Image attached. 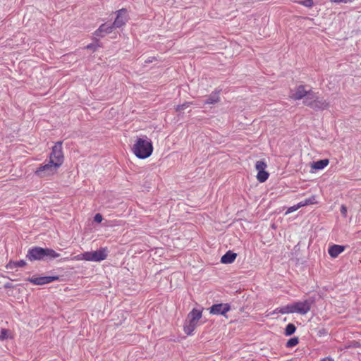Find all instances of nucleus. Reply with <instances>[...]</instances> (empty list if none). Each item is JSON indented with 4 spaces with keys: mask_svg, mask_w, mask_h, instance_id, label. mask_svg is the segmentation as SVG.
Segmentation results:
<instances>
[{
    "mask_svg": "<svg viewBox=\"0 0 361 361\" xmlns=\"http://www.w3.org/2000/svg\"><path fill=\"white\" fill-rule=\"evenodd\" d=\"M132 150L139 159L149 157L153 151L152 142L147 137H138L133 146Z\"/></svg>",
    "mask_w": 361,
    "mask_h": 361,
    "instance_id": "nucleus-1",
    "label": "nucleus"
},
{
    "mask_svg": "<svg viewBox=\"0 0 361 361\" xmlns=\"http://www.w3.org/2000/svg\"><path fill=\"white\" fill-rule=\"evenodd\" d=\"M60 255L52 249L35 247L30 249L26 257L30 260H45L59 257Z\"/></svg>",
    "mask_w": 361,
    "mask_h": 361,
    "instance_id": "nucleus-2",
    "label": "nucleus"
},
{
    "mask_svg": "<svg viewBox=\"0 0 361 361\" xmlns=\"http://www.w3.org/2000/svg\"><path fill=\"white\" fill-rule=\"evenodd\" d=\"M106 257L107 249L104 247L93 252H85L84 253L75 256L74 258L76 260L100 262L102 260L105 259Z\"/></svg>",
    "mask_w": 361,
    "mask_h": 361,
    "instance_id": "nucleus-3",
    "label": "nucleus"
},
{
    "mask_svg": "<svg viewBox=\"0 0 361 361\" xmlns=\"http://www.w3.org/2000/svg\"><path fill=\"white\" fill-rule=\"evenodd\" d=\"M311 97L307 98L306 101H303V104L315 111H322L328 109L329 106V102L322 97H319L314 92L313 94H310Z\"/></svg>",
    "mask_w": 361,
    "mask_h": 361,
    "instance_id": "nucleus-4",
    "label": "nucleus"
},
{
    "mask_svg": "<svg viewBox=\"0 0 361 361\" xmlns=\"http://www.w3.org/2000/svg\"><path fill=\"white\" fill-rule=\"evenodd\" d=\"M63 153L62 151V142L59 141L52 147V151L49 155L50 163L58 164L60 167L63 162Z\"/></svg>",
    "mask_w": 361,
    "mask_h": 361,
    "instance_id": "nucleus-5",
    "label": "nucleus"
},
{
    "mask_svg": "<svg viewBox=\"0 0 361 361\" xmlns=\"http://www.w3.org/2000/svg\"><path fill=\"white\" fill-rule=\"evenodd\" d=\"M314 92L311 88L307 89L306 86L300 85L295 89L290 97L294 100L304 99L303 101H306L309 97H311L310 94H313Z\"/></svg>",
    "mask_w": 361,
    "mask_h": 361,
    "instance_id": "nucleus-6",
    "label": "nucleus"
},
{
    "mask_svg": "<svg viewBox=\"0 0 361 361\" xmlns=\"http://www.w3.org/2000/svg\"><path fill=\"white\" fill-rule=\"evenodd\" d=\"M59 168L58 164L50 163L49 161L48 164L39 166L35 171V174L40 178L51 176L56 172Z\"/></svg>",
    "mask_w": 361,
    "mask_h": 361,
    "instance_id": "nucleus-7",
    "label": "nucleus"
},
{
    "mask_svg": "<svg viewBox=\"0 0 361 361\" xmlns=\"http://www.w3.org/2000/svg\"><path fill=\"white\" fill-rule=\"evenodd\" d=\"M314 302V299L309 298L304 301L293 302L295 313H298L302 315L306 314L310 310L311 306Z\"/></svg>",
    "mask_w": 361,
    "mask_h": 361,
    "instance_id": "nucleus-8",
    "label": "nucleus"
},
{
    "mask_svg": "<svg viewBox=\"0 0 361 361\" xmlns=\"http://www.w3.org/2000/svg\"><path fill=\"white\" fill-rule=\"evenodd\" d=\"M59 277L55 276H42V277H31L27 279L28 281L35 285H44L51 283L54 281L59 280Z\"/></svg>",
    "mask_w": 361,
    "mask_h": 361,
    "instance_id": "nucleus-9",
    "label": "nucleus"
},
{
    "mask_svg": "<svg viewBox=\"0 0 361 361\" xmlns=\"http://www.w3.org/2000/svg\"><path fill=\"white\" fill-rule=\"evenodd\" d=\"M230 310L231 307L227 303L215 304L210 307V313L213 314L225 315Z\"/></svg>",
    "mask_w": 361,
    "mask_h": 361,
    "instance_id": "nucleus-10",
    "label": "nucleus"
},
{
    "mask_svg": "<svg viewBox=\"0 0 361 361\" xmlns=\"http://www.w3.org/2000/svg\"><path fill=\"white\" fill-rule=\"evenodd\" d=\"M126 10L124 8H122L118 11L117 17L115 19L113 26L114 27H121L123 25H125L127 19L126 16H123V14H126Z\"/></svg>",
    "mask_w": 361,
    "mask_h": 361,
    "instance_id": "nucleus-11",
    "label": "nucleus"
},
{
    "mask_svg": "<svg viewBox=\"0 0 361 361\" xmlns=\"http://www.w3.org/2000/svg\"><path fill=\"white\" fill-rule=\"evenodd\" d=\"M345 250V247L340 245H334L329 248V254L331 257L335 258L338 256L339 254L343 252Z\"/></svg>",
    "mask_w": 361,
    "mask_h": 361,
    "instance_id": "nucleus-12",
    "label": "nucleus"
},
{
    "mask_svg": "<svg viewBox=\"0 0 361 361\" xmlns=\"http://www.w3.org/2000/svg\"><path fill=\"white\" fill-rule=\"evenodd\" d=\"M197 324V322L193 321L192 319H188L184 326V331L187 335H191L193 331L195 329Z\"/></svg>",
    "mask_w": 361,
    "mask_h": 361,
    "instance_id": "nucleus-13",
    "label": "nucleus"
},
{
    "mask_svg": "<svg viewBox=\"0 0 361 361\" xmlns=\"http://www.w3.org/2000/svg\"><path fill=\"white\" fill-rule=\"evenodd\" d=\"M237 255L231 251H228L221 257V262L224 264L232 263L236 258Z\"/></svg>",
    "mask_w": 361,
    "mask_h": 361,
    "instance_id": "nucleus-14",
    "label": "nucleus"
},
{
    "mask_svg": "<svg viewBox=\"0 0 361 361\" xmlns=\"http://www.w3.org/2000/svg\"><path fill=\"white\" fill-rule=\"evenodd\" d=\"M275 312L281 314L295 313L293 303L276 308Z\"/></svg>",
    "mask_w": 361,
    "mask_h": 361,
    "instance_id": "nucleus-15",
    "label": "nucleus"
},
{
    "mask_svg": "<svg viewBox=\"0 0 361 361\" xmlns=\"http://www.w3.org/2000/svg\"><path fill=\"white\" fill-rule=\"evenodd\" d=\"M114 27L112 25H107L106 24H102L100 27L95 31L94 35L97 36H102L101 33H111Z\"/></svg>",
    "mask_w": 361,
    "mask_h": 361,
    "instance_id": "nucleus-16",
    "label": "nucleus"
},
{
    "mask_svg": "<svg viewBox=\"0 0 361 361\" xmlns=\"http://www.w3.org/2000/svg\"><path fill=\"white\" fill-rule=\"evenodd\" d=\"M329 159H321L313 162L311 165V167L316 170H321L326 167L329 164Z\"/></svg>",
    "mask_w": 361,
    "mask_h": 361,
    "instance_id": "nucleus-17",
    "label": "nucleus"
},
{
    "mask_svg": "<svg viewBox=\"0 0 361 361\" xmlns=\"http://www.w3.org/2000/svg\"><path fill=\"white\" fill-rule=\"evenodd\" d=\"M219 100H220L219 92L214 91L208 97V99L205 101V104H216V103L219 102Z\"/></svg>",
    "mask_w": 361,
    "mask_h": 361,
    "instance_id": "nucleus-18",
    "label": "nucleus"
},
{
    "mask_svg": "<svg viewBox=\"0 0 361 361\" xmlns=\"http://www.w3.org/2000/svg\"><path fill=\"white\" fill-rule=\"evenodd\" d=\"M26 265V262L24 260H20L18 262L10 261L6 266L7 269H13L16 267H23Z\"/></svg>",
    "mask_w": 361,
    "mask_h": 361,
    "instance_id": "nucleus-19",
    "label": "nucleus"
},
{
    "mask_svg": "<svg viewBox=\"0 0 361 361\" xmlns=\"http://www.w3.org/2000/svg\"><path fill=\"white\" fill-rule=\"evenodd\" d=\"M202 317V312L195 309H193L188 315V319H192L193 321H198Z\"/></svg>",
    "mask_w": 361,
    "mask_h": 361,
    "instance_id": "nucleus-20",
    "label": "nucleus"
},
{
    "mask_svg": "<svg viewBox=\"0 0 361 361\" xmlns=\"http://www.w3.org/2000/svg\"><path fill=\"white\" fill-rule=\"evenodd\" d=\"M269 178V173L266 171H259L257 175V178L260 183L265 182Z\"/></svg>",
    "mask_w": 361,
    "mask_h": 361,
    "instance_id": "nucleus-21",
    "label": "nucleus"
},
{
    "mask_svg": "<svg viewBox=\"0 0 361 361\" xmlns=\"http://www.w3.org/2000/svg\"><path fill=\"white\" fill-rule=\"evenodd\" d=\"M296 328L293 324H288L285 329V335L290 336L295 333Z\"/></svg>",
    "mask_w": 361,
    "mask_h": 361,
    "instance_id": "nucleus-22",
    "label": "nucleus"
},
{
    "mask_svg": "<svg viewBox=\"0 0 361 361\" xmlns=\"http://www.w3.org/2000/svg\"><path fill=\"white\" fill-rule=\"evenodd\" d=\"M295 2L307 8H312L314 6L313 0L295 1Z\"/></svg>",
    "mask_w": 361,
    "mask_h": 361,
    "instance_id": "nucleus-23",
    "label": "nucleus"
},
{
    "mask_svg": "<svg viewBox=\"0 0 361 361\" xmlns=\"http://www.w3.org/2000/svg\"><path fill=\"white\" fill-rule=\"evenodd\" d=\"M255 168L258 171V172L263 171H265V169L267 168V164L263 161H257L255 164Z\"/></svg>",
    "mask_w": 361,
    "mask_h": 361,
    "instance_id": "nucleus-24",
    "label": "nucleus"
},
{
    "mask_svg": "<svg viewBox=\"0 0 361 361\" xmlns=\"http://www.w3.org/2000/svg\"><path fill=\"white\" fill-rule=\"evenodd\" d=\"M299 340L297 337L290 338L286 343L287 348H292L298 345Z\"/></svg>",
    "mask_w": 361,
    "mask_h": 361,
    "instance_id": "nucleus-25",
    "label": "nucleus"
},
{
    "mask_svg": "<svg viewBox=\"0 0 361 361\" xmlns=\"http://www.w3.org/2000/svg\"><path fill=\"white\" fill-rule=\"evenodd\" d=\"M315 202H316L315 197L314 196H312L309 199H306L305 200L300 202V206H301V207H302L303 206L314 204Z\"/></svg>",
    "mask_w": 361,
    "mask_h": 361,
    "instance_id": "nucleus-26",
    "label": "nucleus"
},
{
    "mask_svg": "<svg viewBox=\"0 0 361 361\" xmlns=\"http://www.w3.org/2000/svg\"><path fill=\"white\" fill-rule=\"evenodd\" d=\"M190 104V103H189V102H185V103H184V104H183L178 105V106H176V111L180 112V111H182L183 110H184L185 109H186V108L189 107Z\"/></svg>",
    "mask_w": 361,
    "mask_h": 361,
    "instance_id": "nucleus-27",
    "label": "nucleus"
},
{
    "mask_svg": "<svg viewBox=\"0 0 361 361\" xmlns=\"http://www.w3.org/2000/svg\"><path fill=\"white\" fill-rule=\"evenodd\" d=\"M8 338V331L5 329H1V334H0V340L4 341Z\"/></svg>",
    "mask_w": 361,
    "mask_h": 361,
    "instance_id": "nucleus-28",
    "label": "nucleus"
},
{
    "mask_svg": "<svg viewBox=\"0 0 361 361\" xmlns=\"http://www.w3.org/2000/svg\"><path fill=\"white\" fill-rule=\"evenodd\" d=\"M300 207H301V206H300V202H299L297 205H295V206H293V207H290V208H288V209L286 212V214L296 211L297 209H298Z\"/></svg>",
    "mask_w": 361,
    "mask_h": 361,
    "instance_id": "nucleus-29",
    "label": "nucleus"
},
{
    "mask_svg": "<svg viewBox=\"0 0 361 361\" xmlns=\"http://www.w3.org/2000/svg\"><path fill=\"white\" fill-rule=\"evenodd\" d=\"M103 218L102 216L100 214H97L94 217V221L95 223L99 224L102 222Z\"/></svg>",
    "mask_w": 361,
    "mask_h": 361,
    "instance_id": "nucleus-30",
    "label": "nucleus"
},
{
    "mask_svg": "<svg viewBox=\"0 0 361 361\" xmlns=\"http://www.w3.org/2000/svg\"><path fill=\"white\" fill-rule=\"evenodd\" d=\"M354 0H331V2L334 3H348V2H353Z\"/></svg>",
    "mask_w": 361,
    "mask_h": 361,
    "instance_id": "nucleus-31",
    "label": "nucleus"
},
{
    "mask_svg": "<svg viewBox=\"0 0 361 361\" xmlns=\"http://www.w3.org/2000/svg\"><path fill=\"white\" fill-rule=\"evenodd\" d=\"M341 212L343 216H345L347 213V207L344 205H342L341 207Z\"/></svg>",
    "mask_w": 361,
    "mask_h": 361,
    "instance_id": "nucleus-32",
    "label": "nucleus"
},
{
    "mask_svg": "<svg viewBox=\"0 0 361 361\" xmlns=\"http://www.w3.org/2000/svg\"><path fill=\"white\" fill-rule=\"evenodd\" d=\"M155 57H149L147 60L145 61V63H152L153 62L154 60H155Z\"/></svg>",
    "mask_w": 361,
    "mask_h": 361,
    "instance_id": "nucleus-33",
    "label": "nucleus"
},
{
    "mask_svg": "<svg viewBox=\"0 0 361 361\" xmlns=\"http://www.w3.org/2000/svg\"><path fill=\"white\" fill-rule=\"evenodd\" d=\"M95 46L92 44H90L86 47V49H94Z\"/></svg>",
    "mask_w": 361,
    "mask_h": 361,
    "instance_id": "nucleus-34",
    "label": "nucleus"
},
{
    "mask_svg": "<svg viewBox=\"0 0 361 361\" xmlns=\"http://www.w3.org/2000/svg\"><path fill=\"white\" fill-rule=\"evenodd\" d=\"M320 361H334L332 358L329 357H326L324 358H322Z\"/></svg>",
    "mask_w": 361,
    "mask_h": 361,
    "instance_id": "nucleus-35",
    "label": "nucleus"
}]
</instances>
